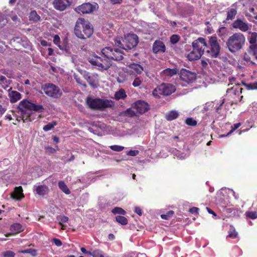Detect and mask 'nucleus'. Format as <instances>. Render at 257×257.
<instances>
[{
	"mask_svg": "<svg viewBox=\"0 0 257 257\" xmlns=\"http://www.w3.org/2000/svg\"><path fill=\"white\" fill-rule=\"evenodd\" d=\"M103 57L94 55L89 57L88 62L98 70L103 71L108 70L111 66L108 59L120 61L123 58V53L119 49L111 47H106L101 50Z\"/></svg>",
	"mask_w": 257,
	"mask_h": 257,
	"instance_id": "f257e3e1",
	"label": "nucleus"
},
{
	"mask_svg": "<svg viewBox=\"0 0 257 257\" xmlns=\"http://www.w3.org/2000/svg\"><path fill=\"white\" fill-rule=\"evenodd\" d=\"M93 33V28L89 22L84 18H78L74 28L76 37L81 39H86L90 38Z\"/></svg>",
	"mask_w": 257,
	"mask_h": 257,
	"instance_id": "f03ea898",
	"label": "nucleus"
},
{
	"mask_svg": "<svg viewBox=\"0 0 257 257\" xmlns=\"http://www.w3.org/2000/svg\"><path fill=\"white\" fill-rule=\"evenodd\" d=\"M114 45L125 50H131L136 47L138 43L139 39L137 35L129 34L124 38L117 37L114 39Z\"/></svg>",
	"mask_w": 257,
	"mask_h": 257,
	"instance_id": "7ed1b4c3",
	"label": "nucleus"
},
{
	"mask_svg": "<svg viewBox=\"0 0 257 257\" xmlns=\"http://www.w3.org/2000/svg\"><path fill=\"white\" fill-rule=\"evenodd\" d=\"M86 103L90 109L99 111H103L105 108L113 106V102L111 100L92 98L90 97H87Z\"/></svg>",
	"mask_w": 257,
	"mask_h": 257,
	"instance_id": "20e7f679",
	"label": "nucleus"
},
{
	"mask_svg": "<svg viewBox=\"0 0 257 257\" xmlns=\"http://www.w3.org/2000/svg\"><path fill=\"white\" fill-rule=\"evenodd\" d=\"M245 42V37L240 33H236L230 36L226 44L231 52H236L242 48Z\"/></svg>",
	"mask_w": 257,
	"mask_h": 257,
	"instance_id": "39448f33",
	"label": "nucleus"
},
{
	"mask_svg": "<svg viewBox=\"0 0 257 257\" xmlns=\"http://www.w3.org/2000/svg\"><path fill=\"white\" fill-rule=\"evenodd\" d=\"M220 49L221 47L218 43L217 37L215 36L208 37L205 54L212 58H217L220 54Z\"/></svg>",
	"mask_w": 257,
	"mask_h": 257,
	"instance_id": "423d86ee",
	"label": "nucleus"
},
{
	"mask_svg": "<svg viewBox=\"0 0 257 257\" xmlns=\"http://www.w3.org/2000/svg\"><path fill=\"white\" fill-rule=\"evenodd\" d=\"M42 90L46 95L53 98H59L63 94L58 86L51 83H46L42 85Z\"/></svg>",
	"mask_w": 257,
	"mask_h": 257,
	"instance_id": "0eeeda50",
	"label": "nucleus"
},
{
	"mask_svg": "<svg viewBox=\"0 0 257 257\" xmlns=\"http://www.w3.org/2000/svg\"><path fill=\"white\" fill-rule=\"evenodd\" d=\"M34 104V103L27 99H24L19 103L18 109L21 112L22 119L24 122L30 120L31 113L28 112L27 110H33Z\"/></svg>",
	"mask_w": 257,
	"mask_h": 257,
	"instance_id": "6e6552de",
	"label": "nucleus"
},
{
	"mask_svg": "<svg viewBox=\"0 0 257 257\" xmlns=\"http://www.w3.org/2000/svg\"><path fill=\"white\" fill-rule=\"evenodd\" d=\"M176 91L174 85L170 83H162L156 87L153 91L155 96L159 97L160 95L168 96Z\"/></svg>",
	"mask_w": 257,
	"mask_h": 257,
	"instance_id": "1a4fd4ad",
	"label": "nucleus"
},
{
	"mask_svg": "<svg viewBox=\"0 0 257 257\" xmlns=\"http://www.w3.org/2000/svg\"><path fill=\"white\" fill-rule=\"evenodd\" d=\"M97 6L96 3H86L76 8L75 11L80 14H91L96 10Z\"/></svg>",
	"mask_w": 257,
	"mask_h": 257,
	"instance_id": "9d476101",
	"label": "nucleus"
},
{
	"mask_svg": "<svg viewBox=\"0 0 257 257\" xmlns=\"http://www.w3.org/2000/svg\"><path fill=\"white\" fill-rule=\"evenodd\" d=\"M179 75L181 80L187 84L192 83L196 78L195 73L186 69H182L180 71Z\"/></svg>",
	"mask_w": 257,
	"mask_h": 257,
	"instance_id": "9b49d317",
	"label": "nucleus"
},
{
	"mask_svg": "<svg viewBox=\"0 0 257 257\" xmlns=\"http://www.w3.org/2000/svg\"><path fill=\"white\" fill-rule=\"evenodd\" d=\"M192 45L194 49L196 50L202 54H205V48L207 46V41L202 37H200L194 41Z\"/></svg>",
	"mask_w": 257,
	"mask_h": 257,
	"instance_id": "f8f14e48",
	"label": "nucleus"
},
{
	"mask_svg": "<svg viewBox=\"0 0 257 257\" xmlns=\"http://www.w3.org/2000/svg\"><path fill=\"white\" fill-rule=\"evenodd\" d=\"M133 108L139 114H142L149 110V105L145 101L139 100L134 103Z\"/></svg>",
	"mask_w": 257,
	"mask_h": 257,
	"instance_id": "ddd939ff",
	"label": "nucleus"
},
{
	"mask_svg": "<svg viewBox=\"0 0 257 257\" xmlns=\"http://www.w3.org/2000/svg\"><path fill=\"white\" fill-rule=\"evenodd\" d=\"M69 0H54L53 4L54 8L59 11H63L70 5Z\"/></svg>",
	"mask_w": 257,
	"mask_h": 257,
	"instance_id": "4468645a",
	"label": "nucleus"
},
{
	"mask_svg": "<svg viewBox=\"0 0 257 257\" xmlns=\"http://www.w3.org/2000/svg\"><path fill=\"white\" fill-rule=\"evenodd\" d=\"M166 51V46L164 43L160 40H156L153 43V52L155 54L164 53Z\"/></svg>",
	"mask_w": 257,
	"mask_h": 257,
	"instance_id": "2eb2a0df",
	"label": "nucleus"
},
{
	"mask_svg": "<svg viewBox=\"0 0 257 257\" xmlns=\"http://www.w3.org/2000/svg\"><path fill=\"white\" fill-rule=\"evenodd\" d=\"M34 192L39 196H44L48 194L49 189L48 187L45 185H41L36 186Z\"/></svg>",
	"mask_w": 257,
	"mask_h": 257,
	"instance_id": "dca6fc26",
	"label": "nucleus"
},
{
	"mask_svg": "<svg viewBox=\"0 0 257 257\" xmlns=\"http://www.w3.org/2000/svg\"><path fill=\"white\" fill-rule=\"evenodd\" d=\"M232 27L234 28L238 29L242 32H246L248 30L247 24L239 19H237L233 22Z\"/></svg>",
	"mask_w": 257,
	"mask_h": 257,
	"instance_id": "f3484780",
	"label": "nucleus"
},
{
	"mask_svg": "<svg viewBox=\"0 0 257 257\" xmlns=\"http://www.w3.org/2000/svg\"><path fill=\"white\" fill-rule=\"evenodd\" d=\"M235 87H232L227 89L226 90L227 94L232 93L235 96H239L242 93L243 88L239 87V85H241L240 83H235Z\"/></svg>",
	"mask_w": 257,
	"mask_h": 257,
	"instance_id": "a211bd4d",
	"label": "nucleus"
},
{
	"mask_svg": "<svg viewBox=\"0 0 257 257\" xmlns=\"http://www.w3.org/2000/svg\"><path fill=\"white\" fill-rule=\"evenodd\" d=\"M202 55L200 52L193 48V50L187 54V58L189 61H195L200 59Z\"/></svg>",
	"mask_w": 257,
	"mask_h": 257,
	"instance_id": "6ab92c4d",
	"label": "nucleus"
},
{
	"mask_svg": "<svg viewBox=\"0 0 257 257\" xmlns=\"http://www.w3.org/2000/svg\"><path fill=\"white\" fill-rule=\"evenodd\" d=\"M10 230L14 232V234H17L23 231L22 225L19 223H15L13 224L10 227ZM13 233H8L5 235L6 237L10 236Z\"/></svg>",
	"mask_w": 257,
	"mask_h": 257,
	"instance_id": "aec40b11",
	"label": "nucleus"
},
{
	"mask_svg": "<svg viewBox=\"0 0 257 257\" xmlns=\"http://www.w3.org/2000/svg\"><path fill=\"white\" fill-rule=\"evenodd\" d=\"M23 190L22 186L16 187L15 188L13 193L12 194V197L16 200H21L24 197L23 193Z\"/></svg>",
	"mask_w": 257,
	"mask_h": 257,
	"instance_id": "412c9836",
	"label": "nucleus"
},
{
	"mask_svg": "<svg viewBox=\"0 0 257 257\" xmlns=\"http://www.w3.org/2000/svg\"><path fill=\"white\" fill-rule=\"evenodd\" d=\"M128 68L132 71V73L141 74L144 70L143 67L137 63H131L128 66Z\"/></svg>",
	"mask_w": 257,
	"mask_h": 257,
	"instance_id": "4be33fe9",
	"label": "nucleus"
},
{
	"mask_svg": "<svg viewBox=\"0 0 257 257\" xmlns=\"http://www.w3.org/2000/svg\"><path fill=\"white\" fill-rule=\"evenodd\" d=\"M84 77L86 80L89 84L92 86H94L96 84V76L91 75L89 73H86L84 74Z\"/></svg>",
	"mask_w": 257,
	"mask_h": 257,
	"instance_id": "5701e85b",
	"label": "nucleus"
},
{
	"mask_svg": "<svg viewBox=\"0 0 257 257\" xmlns=\"http://www.w3.org/2000/svg\"><path fill=\"white\" fill-rule=\"evenodd\" d=\"M21 94L17 91H12L9 93L10 101L15 103L21 98Z\"/></svg>",
	"mask_w": 257,
	"mask_h": 257,
	"instance_id": "b1692460",
	"label": "nucleus"
},
{
	"mask_svg": "<svg viewBox=\"0 0 257 257\" xmlns=\"http://www.w3.org/2000/svg\"><path fill=\"white\" fill-rule=\"evenodd\" d=\"M58 187L60 189L66 194H70L71 192L67 186L63 181H60L58 182Z\"/></svg>",
	"mask_w": 257,
	"mask_h": 257,
	"instance_id": "393cba45",
	"label": "nucleus"
},
{
	"mask_svg": "<svg viewBox=\"0 0 257 257\" xmlns=\"http://www.w3.org/2000/svg\"><path fill=\"white\" fill-rule=\"evenodd\" d=\"M164 75L169 77H172L176 75L178 72V69L176 68L171 69L167 68L163 71Z\"/></svg>",
	"mask_w": 257,
	"mask_h": 257,
	"instance_id": "a878e982",
	"label": "nucleus"
},
{
	"mask_svg": "<svg viewBox=\"0 0 257 257\" xmlns=\"http://www.w3.org/2000/svg\"><path fill=\"white\" fill-rule=\"evenodd\" d=\"M11 82L12 80L7 79L5 76L3 75L0 76V84L2 85V87L5 89L9 87Z\"/></svg>",
	"mask_w": 257,
	"mask_h": 257,
	"instance_id": "bb28decb",
	"label": "nucleus"
},
{
	"mask_svg": "<svg viewBox=\"0 0 257 257\" xmlns=\"http://www.w3.org/2000/svg\"><path fill=\"white\" fill-rule=\"evenodd\" d=\"M240 84L245 87L248 90L257 89V82L250 83H246L244 81H241Z\"/></svg>",
	"mask_w": 257,
	"mask_h": 257,
	"instance_id": "cd10ccee",
	"label": "nucleus"
},
{
	"mask_svg": "<svg viewBox=\"0 0 257 257\" xmlns=\"http://www.w3.org/2000/svg\"><path fill=\"white\" fill-rule=\"evenodd\" d=\"M178 115L179 114L177 111L171 110L166 114V118L167 120L171 121L177 118Z\"/></svg>",
	"mask_w": 257,
	"mask_h": 257,
	"instance_id": "c85d7f7f",
	"label": "nucleus"
},
{
	"mask_svg": "<svg viewBox=\"0 0 257 257\" xmlns=\"http://www.w3.org/2000/svg\"><path fill=\"white\" fill-rule=\"evenodd\" d=\"M126 97L125 90L123 89H120L119 91L115 92L114 98L116 100L123 99Z\"/></svg>",
	"mask_w": 257,
	"mask_h": 257,
	"instance_id": "c756f323",
	"label": "nucleus"
},
{
	"mask_svg": "<svg viewBox=\"0 0 257 257\" xmlns=\"http://www.w3.org/2000/svg\"><path fill=\"white\" fill-rule=\"evenodd\" d=\"M237 14V10L236 9L231 8L228 10L227 17L226 20L227 21L228 20H232L235 18V16Z\"/></svg>",
	"mask_w": 257,
	"mask_h": 257,
	"instance_id": "7c9ffc66",
	"label": "nucleus"
},
{
	"mask_svg": "<svg viewBox=\"0 0 257 257\" xmlns=\"http://www.w3.org/2000/svg\"><path fill=\"white\" fill-rule=\"evenodd\" d=\"M41 19L40 16L38 15L36 11H32L29 15V20L33 22H37Z\"/></svg>",
	"mask_w": 257,
	"mask_h": 257,
	"instance_id": "2f4dec72",
	"label": "nucleus"
},
{
	"mask_svg": "<svg viewBox=\"0 0 257 257\" xmlns=\"http://www.w3.org/2000/svg\"><path fill=\"white\" fill-rule=\"evenodd\" d=\"M115 220L118 223L124 225L128 223V220L126 217L121 215H117L115 217Z\"/></svg>",
	"mask_w": 257,
	"mask_h": 257,
	"instance_id": "473e14b6",
	"label": "nucleus"
},
{
	"mask_svg": "<svg viewBox=\"0 0 257 257\" xmlns=\"http://www.w3.org/2000/svg\"><path fill=\"white\" fill-rule=\"evenodd\" d=\"M238 233L232 225L230 226L229 230L228 231V237L231 238H235L237 237Z\"/></svg>",
	"mask_w": 257,
	"mask_h": 257,
	"instance_id": "72a5a7b5",
	"label": "nucleus"
},
{
	"mask_svg": "<svg viewBox=\"0 0 257 257\" xmlns=\"http://www.w3.org/2000/svg\"><path fill=\"white\" fill-rule=\"evenodd\" d=\"M56 219L59 224L62 225V224L67 222L69 220V218L65 215H60L56 217Z\"/></svg>",
	"mask_w": 257,
	"mask_h": 257,
	"instance_id": "f704fd0d",
	"label": "nucleus"
},
{
	"mask_svg": "<svg viewBox=\"0 0 257 257\" xmlns=\"http://www.w3.org/2000/svg\"><path fill=\"white\" fill-rule=\"evenodd\" d=\"M112 213L114 214H121V215H125L126 212V211L123 209L122 208L115 207H114L111 211Z\"/></svg>",
	"mask_w": 257,
	"mask_h": 257,
	"instance_id": "c9c22d12",
	"label": "nucleus"
},
{
	"mask_svg": "<svg viewBox=\"0 0 257 257\" xmlns=\"http://www.w3.org/2000/svg\"><path fill=\"white\" fill-rule=\"evenodd\" d=\"M57 124L56 121H53L51 122L48 123L46 125L44 126L43 130L45 132L51 130Z\"/></svg>",
	"mask_w": 257,
	"mask_h": 257,
	"instance_id": "e433bc0d",
	"label": "nucleus"
},
{
	"mask_svg": "<svg viewBox=\"0 0 257 257\" xmlns=\"http://www.w3.org/2000/svg\"><path fill=\"white\" fill-rule=\"evenodd\" d=\"M246 217L251 219L257 218V212L256 211H246L245 212Z\"/></svg>",
	"mask_w": 257,
	"mask_h": 257,
	"instance_id": "4c0bfd02",
	"label": "nucleus"
},
{
	"mask_svg": "<svg viewBox=\"0 0 257 257\" xmlns=\"http://www.w3.org/2000/svg\"><path fill=\"white\" fill-rule=\"evenodd\" d=\"M45 108L42 105L34 104L33 108L32 111L35 112H42L44 111Z\"/></svg>",
	"mask_w": 257,
	"mask_h": 257,
	"instance_id": "58836bf2",
	"label": "nucleus"
},
{
	"mask_svg": "<svg viewBox=\"0 0 257 257\" xmlns=\"http://www.w3.org/2000/svg\"><path fill=\"white\" fill-rule=\"evenodd\" d=\"M174 214V212L172 210L169 211L166 214H162L161 217L163 219L168 220L172 217Z\"/></svg>",
	"mask_w": 257,
	"mask_h": 257,
	"instance_id": "ea45409f",
	"label": "nucleus"
},
{
	"mask_svg": "<svg viewBox=\"0 0 257 257\" xmlns=\"http://www.w3.org/2000/svg\"><path fill=\"white\" fill-rule=\"evenodd\" d=\"M185 123L189 126H195L197 124V121L192 117H188L185 120Z\"/></svg>",
	"mask_w": 257,
	"mask_h": 257,
	"instance_id": "a19ab883",
	"label": "nucleus"
},
{
	"mask_svg": "<svg viewBox=\"0 0 257 257\" xmlns=\"http://www.w3.org/2000/svg\"><path fill=\"white\" fill-rule=\"evenodd\" d=\"M22 253H28L31 254L32 256H35L37 255V250L35 249L29 248L21 251Z\"/></svg>",
	"mask_w": 257,
	"mask_h": 257,
	"instance_id": "79ce46f5",
	"label": "nucleus"
},
{
	"mask_svg": "<svg viewBox=\"0 0 257 257\" xmlns=\"http://www.w3.org/2000/svg\"><path fill=\"white\" fill-rule=\"evenodd\" d=\"M109 147L111 150L115 152H121L124 149V147L118 145H113Z\"/></svg>",
	"mask_w": 257,
	"mask_h": 257,
	"instance_id": "37998d69",
	"label": "nucleus"
},
{
	"mask_svg": "<svg viewBox=\"0 0 257 257\" xmlns=\"http://www.w3.org/2000/svg\"><path fill=\"white\" fill-rule=\"evenodd\" d=\"M180 40V37L177 35H173L170 37V42L173 44H176Z\"/></svg>",
	"mask_w": 257,
	"mask_h": 257,
	"instance_id": "c03bdc74",
	"label": "nucleus"
},
{
	"mask_svg": "<svg viewBox=\"0 0 257 257\" xmlns=\"http://www.w3.org/2000/svg\"><path fill=\"white\" fill-rule=\"evenodd\" d=\"M241 124L240 122L233 124L231 126V130L228 133V134L226 135V136H227L230 135L231 134H232L235 130H236L239 127H240L241 126Z\"/></svg>",
	"mask_w": 257,
	"mask_h": 257,
	"instance_id": "a18cd8bd",
	"label": "nucleus"
},
{
	"mask_svg": "<svg viewBox=\"0 0 257 257\" xmlns=\"http://www.w3.org/2000/svg\"><path fill=\"white\" fill-rule=\"evenodd\" d=\"M249 43L251 44H254L256 42V33H252L249 38Z\"/></svg>",
	"mask_w": 257,
	"mask_h": 257,
	"instance_id": "49530a36",
	"label": "nucleus"
},
{
	"mask_svg": "<svg viewBox=\"0 0 257 257\" xmlns=\"http://www.w3.org/2000/svg\"><path fill=\"white\" fill-rule=\"evenodd\" d=\"M142 83V81L141 80L139 77H136L134 80L132 85L134 87H138Z\"/></svg>",
	"mask_w": 257,
	"mask_h": 257,
	"instance_id": "de8ad7c7",
	"label": "nucleus"
},
{
	"mask_svg": "<svg viewBox=\"0 0 257 257\" xmlns=\"http://www.w3.org/2000/svg\"><path fill=\"white\" fill-rule=\"evenodd\" d=\"M126 113H127V114L131 117H132L135 115L138 116L139 115L138 113L137 112L136 110H133L130 109L127 110Z\"/></svg>",
	"mask_w": 257,
	"mask_h": 257,
	"instance_id": "09e8293b",
	"label": "nucleus"
},
{
	"mask_svg": "<svg viewBox=\"0 0 257 257\" xmlns=\"http://www.w3.org/2000/svg\"><path fill=\"white\" fill-rule=\"evenodd\" d=\"M139 153V151L138 150H130L128 151L126 154L130 156L135 157L137 156Z\"/></svg>",
	"mask_w": 257,
	"mask_h": 257,
	"instance_id": "8fccbe9b",
	"label": "nucleus"
},
{
	"mask_svg": "<svg viewBox=\"0 0 257 257\" xmlns=\"http://www.w3.org/2000/svg\"><path fill=\"white\" fill-rule=\"evenodd\" d=\"M15 255V252L11 250H8L4 253V256L6 257H14Z\"/></svg>",
	"mask_w": 257,
	"mask_h": 257,
	"instance_id": "3c124183",
	"label": "nucleus"
},
{
	"mask_svg": "<svg viewBox=\"0 0 257 257\" xmlns=\"http://www.w3.org/2000/svg\"><path fill=\"white\" fill-rule=\"evenodd\" d=\"M52 241L57 246H61L62 244L61 241L58 238H54Z\"/></svg>",
	"mask_w": 257,
	"mask_h": 257,
	"instance_id": "603ef678",
	"label": "nucleus"
},
{
	"mask_svg": "<svg viewBox=\"0 0 257 257\" xmlns=\"http://www.w3.org/2000/svg\"><path fill=\"white\" fill-rule=\"evenodd\" d=\"M209 60L207 59L206 60H201V64L203 68H205L208 65V62H209Z\"/></svg>",
	"mask_w": 257,
	"mask_h": 257,
	"instance_id": "864d4df0",
	"label": "nucleus"
},
{
	"mask_svg": "<svg viewBox=\"0 0 257 257\" xmlns=\"http://www.w3.org/2000/svg\"><path fill=\"white\" fill-rule=\"evenodd\" d=\"M53 42L56 45H58L60 43V39L58 35H55L54 37Z\"/></svg>",
	"mask_w": 257,
	"mask_h": 257,
	"instance_id": "5fc2aeb1",
	"label": "nucleus"
},
{
	"mask_svg": "<svg viewBox=\"0 0 257 257\" xmlns=\"http://www.w3.org/2000/svg\"><path fill=\"white\" fill-rule=\"evenodd\" d=\"M199 208L196 207H193L189 209V212L192 214L198 213Z\"/></svg>",
	"mask_w": 257,
	"mask_h": 257,
	"instance_id": "6e6d98bb",
	"label": "nucleus"
},
{
	"mask_svg": "<svg viewBox=\"0 0 257 257\" xmlns=\"http://www.w3.org/2000/svg\"><path fill=\"white\" fill-rule=\"evenodd\" d=\"M3 25H5L6 24V23H7V21H5V16L4 15H2V14H0V27H2V23H3Z\"/></svg>",
	"mask_w": 257,
	"mask_h": 257,
	"instance_id": "4d7b16f0",
	"label": "nucleus"
},
{
	"mask_svg": "<svg viewBox=\"0 0 257 257\" xmlns=\"http://www.w3.org/2000/svg\"><path fill=\"white\" fill-rule=\"evenodd\" d=\"M135 212L138 214L139 216H141L142 215V209L139 207H136Z\"/></svg>",
	"mask_w": 257,
	"mask_h": 257,
	"instance_id": "13d9d810",
	"label": "nucleus"
},
{
	"mask_svg": "<svg viewBox=\"0 0 257 257\" xmlns=\"http://www.w3.org/2000/svg\"><path fill=\"white\" fill-rule=\"evenodd\" d=\"M9 71L8 70H6V69H3L0 70V72L1 73H2L3 74L6 75L8 77L10 78L11 76H9V75H10V74L9 73Z\"/></svg>",
	"mask_w": 257,
	"mask_h": 257,
	"instance_id": "bf43d9fd",
	"label": "nucleus"
},
{
	"mask_svg": "<svg viewBox=\"0 0 257 257\" xmlns=\"http://www.w3.org/2000/svg\"><path fill=\"white\" fill-rule=\"evenodd\" d=\"M46 150L50 153H54L56 152V150L55 149L51 147H46Z\"/></svg>",
	"mask_w": 257,
	"mask_h": 257,
	"instance_id": "052dcab7",
	"label": "nucleus"
},
{
	"mask_svg": "<svg viewBox=\"0 0 257 257\" xmlns=\"http://www.w3.org/2000/svg\"><path fill=\"white\" fill-rule=\"evenodd\" d=\"M249 48L253 52V53H255L257 49V46L255 44H252V45L250 46Z\"/></svg>",
	"mask_w": 257,
	"mask_h": 257,
	"instance_id": "680f3d73",
	"label": "nucleus"
},
{
	"mask_svg": "<svg viewBox=\"0 0 257 257\" xmlns=\"http://www.w3.org/2000/svg\"><path fill=\"white\" fill-rule=\"evenodd\" d=\"M76 82L84 86L85 87H86V85L85 83H82L80 78H75Z\"/></svg>",
	"mask_w": 257,
	"mask_h": 257,
	"instance_id": "e2e57ef3",
	"label": "nucleus"
},
{
	"mask_svg": "<svg viewBox=\"0 0 257 257\" xmlns=\"http://www.w3.org/2000/svg\"><path fill=\"white\" fill-rule=\"evenodd\" d=\"M206 209L207 210L208 212L210 213V214H212L215 216H216V214L215 213V212L212 210H211L210 208H208V207H206Z\"/></svg>",
	"mask_w": 257,
	"mask_h": 257,
	"instance_id": "0e129e2a",
	"label": "nucleus"
},
{
	"mask_svg": "<svg viewBox=\"0 0 257 257\" xmlns=\"http://www.w3.org/2000/svg\"><path fill=\"white\" fill-rule=\"evenodd\" d=\"M115 238V236L114 235L112 234V233H110L109 235H108V239L110 240H112L114 239Z\"/></svg>",
	"mask_w": 257,
	"mask_h": 257,
	"instance_id": "69168bd1",
	"label": "nucleus"
},
{
	"mask_svg": "<svg viewBox=\"0 0 257 257\" xmlns=\"http://www.w3.org/2000/svg\"><path fill=\"white\" fill-rule=\"evenodd\" d=\"M6 110V109L2 105H0V112L3 113H4Z\"/></svg>",
	"mask_w": 257,
	"mask_h": 257,
	"instance_id": "338daca9",
	"label": "nucleus"
},
{
	"mask_svg": "<svg viewBox=\"0 0 257 257\" xmlns=\"http://www.w3.org/2000/svg\"><path fill=\"white\" fill-rule=\"evenodd\" d=\"M228 80L229 82L232 84L233 82H235V78L233 77H230Z\"/></svg>",
	"mask_w": 257,
	"mask_h": 257,
	"instance_id": "774afa93",
	"label": "nucleus"
}]
</instances>
